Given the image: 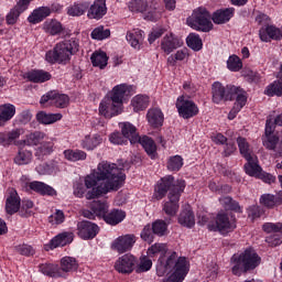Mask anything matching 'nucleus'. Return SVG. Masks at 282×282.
Returning a JSON list of instances; mask_svg holds the SVG:
<instances>
[{
  "mask_svg": "<svg viewBox=\"0 0 282 282\" xmlns=\"http://www.w3.org/2000/svg\"><path fill=\"white\" fill-rule=\"evenodd\" d=\"M128 8L134 14H142L149 10V2L147 0H130Z\"/></svg>",
  "mask_w": 282,
  "mask_h": 282,
  "instance_id": "de8ad7c7",
  "label": "nucleus"
},
{
  "mask_svg": "<svg viewBox=\"0 0 282 282\" xmlns=\"http://www.w3.org/2000/svg\"><path fill=\"white\" fill-rule=\"evenodd\" d=\"M184 188H186V182L176 181L172 175L164 176L158 183L154 197L155 199H163V197L167 194L166 202L163 203V213L167 215V217H175L180 212V197L182 193H184Z\"/></svg>",
  "mask_w": 282,
  "mask_h": 282,
  "instance_id": "7ed1b4c3",
  "label": "nucleus"
},
{
  "mask_svg": "<svg viewBox=\"0 0 282 282\" xmlns=\"http://www.w3.org/2000/svg\"><path fill=\"white\" fill-rule=\"evenodd\" d=\"M89 208L97 217L105 218L109 210V204L107 202L94 200L90 203Z\"/></svg>",
  "mask_w": 282,
  "mask_h": 282,
  "instance_id": "49530a36",
  "label": "nucleus"
},
{
  "mask_svg": "<svg viewBox=\"0 0 282 282\" xmlns=\"http://www.w3.org/2000/svg\"><path fill=\"white\" fill-rule=\"evenodd\" d=\"M209 230L220 232V235H228L237 228V218L232 215L220 213L216 216L214 224L208 226Z\"/></svg>",
  "mask_w": 282,
  "mask_h": 282,
  "instance_id": "0eeeda50",
  "label": "nucleus"
},
{
  "mask_svg": "<svg viewBox=\"0 0 282 282\" xmlns=\"http://www.w3.org/2000/svg\"><path fill=\"white\" fill-rule=\"evenodd\" d=\"M122 109H124V107L117 102L110 95L104 97L99 104V113L100 116H104V118L120 116Z\"/></svg>",
  "mask_w": 282,
  "mask_h": 282,
  "instance_id": "9d476101",
  "label": "nucleus"
},
{
  "mask_svg": "<svg viewBox=\"0 0 282 282\" xmlns=\"http://www.w3.org/2000/svg\"><path fill=\"white\" fill-rule=\"evenodd\" d=\"M107 14V0H95L90 6L87 17L100 21Z\"/></svg>",
  "mask_w": 282,
  "mask_h": 282,
  "instance_id": "aec40b11",
  "label": "nucleus"
},
{
  "mask_svg": "<svg viewBox=\"0 0 282 282\" xmlns=\"http://www.w3.org/2000/svg\"><path fill=\"white\" fill-rule=\"evenodd\" d=\"M184 166V159L181 155L171 156L167 161L169 171H180Z\"/></svg>",
  "mask_w": 282,
  "mask_h": 282,
  "instance_id": "13d9d810",
  "label": "nucleus"
},
{
  "mask_svg": "<svg viewBox=\"0 0 282 282\" xmlns=\"http://www.w3.org/2000/svg\"><path fill=\"white\" fill-rule=\"evenodd\" d=\"M15 252H18V254H22V257H33L36 251L30 245H19L15 247Z\"/></svg>",
  "mask_w": 282,
  "mask_h": 282,
  "instance_id": "69168bd1",
  "label": "nucleus"
},
{
  "mask_svg": "<svg viewBox=\"0 0 282 282\" xmlns=\"http://www.w3.org/2000/svg\"><path fill=\"white\" fill-rule=\"evenodd\" d=\"M187 25L198 32H210V30H213L210 13L204 7L197 8L193 11L192 15L187 18Z\"/></svg>",
  "mask_w": 282,
  "mask_h": 282,
  "instance_id": "423d86ee",
  "label": "nucleus"
},
{
  "mask_svg": "<svg viewBox=\"0 0 282 282\" xmlns=\"http://www.w3.org/2000/svg\"><path fill=\"white\" fill-rule=\"evenodd\" d=\"M24 78L30 83H47V80H52V74L50 72L43 69H33L24 74Z\"/></svg>",
  "mask_w": 282,
  "mask_h": 282,
  "instance_id": "5701e85b",
  "label": "nucleus"
},
{
  "mask_svg": "<svg viewBox=\"0 0 282 282\" xmlns=\"http://www.w3.org/2000/svg\"><path fill=\"white\" fill-rule=\"evenodd\" d=\"M230 87L235 86L228 85L227 87H224L221 83L215 82L212 86L213 102H215V105H220L224 100H232Z\"/></svg>",
  "mask_w": 282,
  "mask_h": 282,
  "instance_id": "4468645a",
  "label": "nucleus"
},
{
  "mask_svg": "<svg viewBox=\"0 0 282 282\" xmlns=\"http://www.w3.org/2000/svg\"><path fill=\"white\" fill-rule=\"evenodd\" d=\"M90 61L93 63V67L105 69L109 63V56H107L105 51H95L90 56Z\"/></svg>",
  "mask_w": 282,
  "mask_h": 282,
  "instance_id": "c9c22d12",
  "label": "nucleus"
},
{
  "mask_svg": "<svg viewBox=\"0 0 282 282\" xmlns=\"http://www.w3.org/2000/svg\"><path fill=\"white\" fill-rule=\"evenodd\" d=\"M43 30L46 34H51V36H57L63 32V24L58 20H47L43 24Z\"/></svg>",
  "mask_w": 282,
  "mask_h": 282,
  "instance_id": "a19ab883",
  "label": "nucleus"
},
{
  "mask_svg": "<svg viewBox=\"0 0 282 282\" xmlns=\"http://www.w3.org/2000/svg\"><path fill=\"white\" fill-rule=\"evenodd\" d=\"M40 105H42V107H57L65 109V107L69 105V97L56 90H51L42 96Z\"/></svg>",
  "mask_w": 282,
  "mask_h": 282,
  "instance_id": "6e6552de",
  "label": "nucleus"
},
{
  "mask_svg": "<svg viewBox=\"0 0 282 282\" xmlns=\"http://www.w3.org/2000/svg\"><path fill=\"white\" fill-rule=\"evenodd\" d=\"M259 265H261V257L252 247L235 253L230 259L231 272L236 276H241L243 272H250V270H254Z\"/></svg>",
  "mask_w": 282,
  "mask_h": 282,
  "instance_id": "20e7f679",
  "label": "nucleus"
},
{
  "mask_svg": "<svg viewBox=\"0 0 282 282\" xmlns=\"http://www.w3.org/2000/svg\"><path fill=\"white\" fill-rule=\"evenodd\" d=\"M89 191H91V188L87 187V185L85 184V178H84V184L83 183H75L74 185V195L75 197H87V193H89Z\"/></svg>",
  "mask_w": 282,
  "mask_h": 282,
  "instance_id": "e2e57ef3",
  "label": "nucleus"
},
{
  "mask_svg": "<svg viewBox=\"0 0 282 282\" xmlns=\"http://www.w3.org/2000/svg\"><path fill=\"white\" fill-rule=\"evenodd\" d=\"M74 241V234L72 232H62L55 236L50 243L45 245V250H54V248H61L63 246H67V243H72Z\"/></svg>",
  "mask_w": 282,
  "mask_h": 282,
  "instance_id": "412c9836",
  "label": "nucleus"
},
{
  "mask_svg": "<svg viewBox=\"0 0 282 282\" xmlns=\"http://www.w3.org/2000/svg\"><path fill=\"white\" fill-rule=\"evenodd\" d=\"M126 39L130 43L131 47L138 50V47H140V43L144 41V32L140 29H134L127 33Z\"/></svg>",
  "mask_w": 282,
  "mask_h": 282,
  "instance_id": "ea45409f",
  "label": "nucleus"
},
{
  "mask_svg": "<svg viewBox=\"0 0 282 282\" xmlns=\"http://www.w3.org/2000/svg\"><path fill=\"white\" fill-rule=\"evenodd\" d=\"M274 123H272V117L267 118L265 123V140L263 141V147L270 151H275L276 155H282V142H279V137L273 135Z\"/></svg>",
  "mask_w": 282,
  "mask_h": 282,
  "instance_id": "1a4fd4ad",
  "label": "nucleus"
},
{
  "mask_svg": "<svg viewBox=\"0 0 282 282\" xmlns=\"http://www.w3.org/2000/svg\"><path fill=\"white\" fill-rule=\"evenodd\" d=\"M64 156L68 162H80L87 160V152L83 150H65Z\"/></svg>",
  "mask_w": 282,
  "mask_h": 282,
  "instance_id": "09e8293b",
  "label": "nucleus"
},
{
  "mask_svg": "<svg viewBox=\"0 0 282 282\" xmlns=\"http://www.w3.org/2000/svg\"><path fill=\"white\" fill-rule=\"evenodd\" d=\"M43 140H47L46 133L43 131H34L26 134L23 144H26V147H39Z\"/></svg>",
  "mask_w": 282,
  "mask_h": 282,
  "instance_id": "e433bc0d",
  "label": "nucleus"
},
{
  "mask_svg": "<svg viewBox=\"0 0 282 282\" xmlns=\"http://www.w3.org/2000/svg\"><path fill=\"white\" fill-rule=\"evenodd\" d=\"M90 36L94 41H105V39H109L111 36V31L109 29H105L104 25H99L93 30Z\"/></svg>",
  "mask_w": 282,
  "mask_h": 282,
  "instance_id": "3c124183",
  "label": "nucleus"
},
{
  "mask_svg": "<svg viewBox=\"0 0 282 282\" xmlns=\"http://www.w3.org/2000/svg\"><path fill=\"white\" fill-rule=\"evenodd\" d=\"M119 127L121 129L122 135L126 137V140H129L131 144H138L140 135L138 134V129H135V126L129 122H122L119 123Z\"/></svg>",
  "mask_w": 282,
  "mask_h": 282,
  "instance_id": "bb28decb",
  "label": "nucleus"
},
{
  "mask_svg": "<svg viewBox=\"0 0 282 282\" xmlns=\"http://www.w3.org/2000/svg\"><path fill=\"white\" fill-rule=\"evenodd\" d=\"M17 113V107L12 104L0 105V127H3L6 122H10Z\"/></svg>",
  "mask_w": 282,
  "mask_h": 282,
  "instance_id": "2f4dec72",
  "label": "nucleus"
},
{
  "mask_svg": "<svg viewBox=\"0 0 282 282\" xmlns=\"http://www.w3.org/2000/svg\"><path fill=\"white\" fill-rule=\"evenodd\" d=\"M245 160H247V163L245 164V172L247 175L250 177H259L263 169L259 166V158H257V154H253Z\"/></svg>",
  "mask_w": 282,
  "mask_h": 282,
  "instance_id": "a878e982",
  "label": "nucleus"
},
{
  "mask_svg": "<svg viewBox=\"0 0 282 282\" xmlns=\"http://www.w3.org/2000/svg\"><path fill=\"white\" fill-rule=\"evenodd\" d=\"M260 41L263 43H270V41H281L282 31L274 25L262 26L259 31Z\"/></svg>",
  "mask_w": 282,
  "mask_h": 282,
  "instance_id": "a211bd4d",
  "label": "nucleus"
},
{
  "mask_svg": "<svg viewBox=\"0 0 282 282\" xmlns=\"http://www.w3.org/2000/svg\"><path fill=\"white\" fill-rule=\"evenodd\" d=\"M262 229L264 230V232H268V234H272L273 235H276V234H280L282 235V224L281 223H265L263 226H262Z\"/></svg>",
  "mask_w": 282,
  "mask_h": 282,
  "instance_id": "0e129e2a",
  "label": "nucleus"
},
{
  "mask_svg": "<svg viewBox=\"0 0 282 282\" xmlns=\"http://www.w3.org/2000/svg\"><path fill=\"white\" fill-rule=\"evenodd\" d=\"M99 230L98 225L88 220H83L77 224V235L84 240L94 239Z\"/></svg>",
  "mask_w": 282,
  "mask_h": 282,
  "instance_id": "f3484780",
  "label": "nucleus"
},
{
  "mask_svg": "<svg viewBox=\"0 0 282 282\" xmlns=\"http://www.w3.org/2000/svg\"><path fill=\"white\" fill-rule=\"evenodd\" d=\"M149 102H151L149 96L147 95H137L131 100V107L133 111H144L149 107Z\"/></svg>",
  "mask_w": 282,
  "mask_h": 282,
  "instance_id": "c03bdc74",
  "label": "nucleus"
},
{
  "mask_svg": "<svg viewBox=\"0 0 282 282\" xmlns=\"http://www.w3.org/2000/svg\"><path fill=\"white\" fill-rule=\"evenodd\" d=\"M176 108L181 118L188 120V118H195L199 113V108L194 104L193 100L186 99L181 96L176 100Z\"/></svg>",
  "mask_w": 282,
  "mask_h": 282,
  "instance_id": "9b49d317",
  "label": "nucleus"
},
{
  "mask_svg": "<svg viewBox=\"0 0 282 282\" xmlns=\"http://www.w3.org/2000/svg\"><path fill=\"white\" fill-rule=\"evenodd\" d=\"M15 164L23 166V164H30L32 162V152L29 150H20L14 158Z\"/></svg>",
  "mask_w": 282,
  "mask_h": 282,
  "instance_id": "603ef678",
  "label": "nucleus"
},
{
  "mask_svg": "<svg viewBox=\"0 0 282 282\" xmlns=\"http://www.w3.org/2000/svg\"><path fill=\"white\" fill-rule=\"evenodd\" d=\"M229 91L231 94V100L236 97V102L234 107L238 109H243L246 107V102H248V94L241 89V87L230 86Z\"/></svg>",
  "mask_w": 282,
  "mask_h": 282,
  "instance_id": "393cba45",
  "label": "nucleus"
},
{
  "mask_svg": "<svg viewBox=\"0 0 282 282\" xmlns=\"http://www.w3.org/2000/svg\"><path fill=\"white\" fill-rule=\"evenodd\" d=\"M23 129H14L7 132H0V144L1 147H10L14 140H19L23 135Z\"/></svg>",
  "mask_w": 282,
  "mask_h": 282,
  "instance_id": "c756f323",
  "label": "nucleus"
},
{
  "mask_svg": "<svg viewBox=\"0 0 282 282\" xmlns=\"http://www.w3.org/2000/svg\"><path fill=\"white\" fill-rule=\"evenodd\" d=\"M148 122L150 126H152L154 129H158V127H162L164 123V113H162V110L159 108H151L147 113Z\"/></svg>",
  "mask_w": 282,
  "mask_h": 282,
  "instance_id": "473e14b6",
  "label": "nucleus"
},
{
  "mask_svg": "<svg viewBox=\"0 0 282 282\" xmlns=\"http://www.w3.org/2000/svg\"><path fill=\"white\" fill-rule=\"evenodd\" d=\"M54 152V138L47 137V139H44L40 147L37 148L35 155L37 158H43V155H50Z\"/></svg>",
  "mask_w": 282,
  "mask_h": 282,
  "instance_id": "79ce46f5",
  "label": "nucleus"
},
{
  "mask_svg": "<svg viewBox=\"0 0 282 282\" xmlns=\"http://www.w3.org/2000/svg\"><path fill=\"white\" fill-rule=\"evenodd\" d=\"M40 272L45 276H51L52 279H61L63 276L61 274V267L54 263L40 264Z\"/></svg>",
  "mask_w": 282,
  "mask_h": 282,
  "instance_id": "4c0bfd02",
  "label": "nucleus"
},
{
  "mask_svg": "<svg viewBox=\"0 0 282 282\" xmlns=\"http://www.w3.org/2000/svg\"><path fill=\"white\" fill-rule=\"evenodd\" d=\"M227 68L229 72H241L243 68V62L237 55H230L227 59Z\"/></svg>",
  "mask_w": 282,
  "mask_h": 282,
  "instance_id": "864d4df0",
  "label": "nucleus"
},
{
  "mask_svg": "<svg viewBox=\"0 0 282 282\" xmlns=\"http://www.w3.org/2000/svg\"><path fill=\"white\" fill-rule=\"evenodd\" d=\"M182 45H184V42L180 37L173 35V33H170L163 37L161 42V50L165 54H171L172 52H175L177 47H182Z\"/></svg>",
  "mask_w": 282,
  "mask_h": 282,
  "instance_id": "6ab92c4d",
  "label": "nucleus"
},
{
  "mask_svg": "<svg viewBox=\"0 0 282 282\" xmlns=\"http://www.w3.org/2000/svg\"><path fill=\"white\" fill-rule=\"evenodd\" d=\"M36 120L41 124H54V122H58V120H63V115L47 113L45 111H40L36 115Z\"/></svg>",
  "mask_w": 282,
  "mask_h": 282,
  "instance_id": "37998d69",
  "label": "nucleus"
},
{
  "mask_svg": "<svg viewBox=\"0 0 282 282\" xmlns=\"http://www.w3.org/2000/svg\"><path fill=\"white\" fill-rule=\"evenodd\" d=\"M102 144V135L95 133V134H87L80 141L82 149L85 151H94V149H98Z\"/></svg>",
  "mask_w": 282,
  "mask_h": 282,
  "instance_id": "b1692460",
  "label": "nucleus"
},
{
  "mask_svg": "<svg viewBox=\"0 0 282 282\" xmlns=\"http://www.w3.org/2000/svg\"><path fill=\"white\" fill-rule=\"evenodd\" d=\"M135 263H138L135 257L131 253H126L117 259L115 270L119 272V274H131L135 268Z\"/></svg>",
  "mask_w": 282,
  "mask_h": 282,
  "instance_id": "f8f14e48",
  "label": "nucleus"
},
{
  "mask_svg": "<svg viewBox=\"0 0 282 282\" xmlns=\"http://www.w3.org/2000/svg\"><path fill=\"white\" fill-rule=\"evenodd\" d=\"M29 188H31V191H34L35 193H39L40 195H47L48 197H56L57 195L54 187L39 181L31 182L29 184Z\"/></svg>",
  "mask_w": 282,
  "mask_h": 282,
  "instance_id": "cd10ccee",
  "label": "nucleus"
},
{
  "mask_svg": "<svg viewBox=\"0 0 282 282\" xmlns=\"http://www.w3.org/2000/svg\"><path fill=\"white\" fill-rule=\"evenodd\" d=\"M151 268H153V261L149 257L142 256L137 265L135 272L138 274H140L142 272H149V270H151Z\"/></svg>",
  "mask_w": 282,
  "mask_h": 282,
  "instance_id": "6e6d98bb",
  "label": "nucleus"
},
{
  "mask_svg": "<svg viewBox=\"0 0 282 282\" xmlns=\"http://www.w3.org/2000/svg\"><path fill=\"white\" fill-rule=\"evenodd\" d=\"M76 52H78V42L76 40H65L58 42L53 50L46 52L45 61L51 65H56V63L65 65L72 61V56Z\"/></svg>",
  "mask_w": 282,
  "mask_h": 282,
  "instance_id": "39448f33",
  "label": "nucleus"
},
{
  "mask_svg": "<svg viewBox=\"0 0 282 282\" xmlns=\"http://www.w3.org/2000/svg\"><path fill=\"white\" fill-rule=\"evenodd\" d=\"M219 202L225 208H227V210L241 213V206H239V203L232 200L229 196L220 198Z\"/></svg>",
  "mask_w": 282,
  "mask_h": 282,
  "instance_id": "052dcab7",
  "label": "nucleus"
},
{
  "mask_svg": "<svg viewBox=\"0 0 282 282\" xmlns=\"http://www.w3.org/2000/svg\"><path fill=\"white\" fill-rule=\"evenodd\" d=\"M21 208V197L13 187H9L6 194V213L7 215H14Z\"/></svg>",
  "mask_w": 282,
  "mask_h": 282,
  "instance_id": "dca6fc26",
  "label": "nucleus"
},
{
  "mask_svg": "<svg viewBox=\"0 0 282 282\" xmlns=\"http://www.w3.org/2000/svg\"><path fill=\"white\" fill-rule=\"evenodd\" d=\"M52 14V9L50 7H40L35 9L28 18L29 23L36 25L41 23L44 19H47Z\"/></svg>",
  "mask_w": 282,
  "mask_h": 282,
  "instance_id": "7c9ffc66",
  "label": "nucleus"
},
{
  "mask_svg": "<svg viewBox=\"0 0 282 282\" xmlns=\"http://www.w3.org/2000/svg\"><path fill=\"white\" fill-rule=\"evenodd\" d=\"M264 94L267 96H282V79L275 80L272 84H270L265 90Z\"/></svg>",
  "mask_w": 282,
  "mask_h": 282,
  "instance_id": "5fc2aeb1",
  "label": "nucleus"
},
{
  "mask_svg": "<svg viewBox=\"0 0 282 282\" xmlns=\"http://www.w3.org/2000/svg\"><path fill=\"white\" fill-rule=\"evenodd\" d=\"M237 144L242 158L247 159L254 155V152H252V149L250 148V143H248V140H246V138L239 137L237 139Z\"/></svg>",
  "mask_w": 282,
  "mask_h": 282,
  "instance_id": "8fccbe9b",
  "label": "nucleus"
},
{
  "mask_svg": "<svg viewBox=\"0 0 282 282\" xmlns=\"http://www.w3.org/2000/svg\"><path fill=\"white\" fill-rule=\"evenodd\" d=\"M126 178L124 172L116 163L100 162L97 166V172L85 177L86 187L91 188L86 194V199H98L102 195L120 191Z\"/></svg>",
  "mask_w": 282,
  "mask_h": 282,
  "instance_id": "f257e3e1",
  "label": "nucleus"
},
{
  "mask_svg": "<svg viewBox=\"0 0 282 282\" xmlns=\"http://www.w3.org/2000/svg\"><path fill=\"white\" fill-rule=\"evenodd\" d=\"M186 58H188V50L183 48L177 51L174 55H170L167 57V63L169 65L175 66L177 61H186Z\"/></svg>",
  "mask_w": 282,
  "mask_h": 282,
  "instance_id": "bf43d9fd",
  "label": "nucleus"
},
{
  "mask_svg": "<svg viewBox=\"0 0 282 282\" xmlns=\"http://www.w3.org/2000/svg\"><path fill=\"white\" fill-rule=\"evenodd\" d=\"M65 221V213L63 210L57 209L53 215L48 217V223L52 224V226H58Z\"/></svg>",
  "mask_w": 282,
  "mask_h": 282,
  "instance_id": "338daca9",
  "label": "nucleus"
},
{
  "mask_svg": "<svg viewBox=\"0 0 282 282\" xmlns=\"http://www.w3.org/2000/svg\"><path fill=\"white\" fill-rule=\"evenodd\" d=\"M133 94H135V86L120 84L112 88L109 96L124 107V100H127L129 96H133Z\"/></svg>",
  "mask_w": 282,
  "mask_h": 282,
  "instance_id": "ddd939ff",
  "label": "nucleus"
},
{
  "mask_svg": "<svg viewBox=\"0 0 282 282\" xmlns=\"http://www.w3.org/2000/svg\"><path fill=\"white\" fill-rule=\"evenodd\" d=\"M143 147L144 151L148 153V155H151V158H155V151H158V147L155 145V141H153L151 138L143 135L139 137L138 142Z\"/></svg>",
  "mask_w": 282,
  "mask_h": 282,
  "instance_id": "a18cd8bd",
  "label": "nucleus"
},
{
  "mask_svg": "<svg viewBox=\"0 0 282 282\" xmlns=\"http://www.w3.org/2000/svg\"><path fill=\"white\" fill-rule=\"evenodd\" d=\"M178 224L185 228H193L195 226V214L191 209V206H187L178 216Z\"/></svg>",
  "mask_w": 282,
  "mask_h": 282,
  "instance_id": "f704fd0d",
  "label": "nucleus"
},
{
  "mask_svg": "<svg viewBox=\"0 0 282 282\" xmlns=\"http://www.w3.org/2000/svg\"><path fill=\"white\" fill-rule=\"evenodd\" d=\"M25 10H28V1L18 0L17 6L7 14V24L14 25L19 21V17H21L22 12H25Z\"/></svg>",
  "mask_w": 282,
  "mask_h": 282,
  "instance_id": "4be33fe9",
  "label": "nucleus"
},
{
  "mask_svg": "<svg viewBox=\"0 0 282 282\" xmlns=\"http://www.w3.org/2000/svg\"><path fill=\"white\" fill-rule=\"evenodd\" d=\"M186 43H187L188 47H191L195 52H199V50H202V47H203L202 37H199L195 33H191L187 36Z\"/></svg>",
  "mask_w": 282,
  "mask_h": 282,
  "instance_id": "4d7b16f0",
  "label": "nucleus"
},
{
  "mask_svg": "<svg viewBox=\"0 0 282 282\" xmlns=\"http://www.w3.org/2000/svg\"><path fill=\"white\" fill-rule=\"evenodd\" d=\"M124 217H127V214L120 209H113L109 214H106L104 216V221L106 224H109L110 226H118V224L124 221Z\"/></svg>",
  "mask_w": 282,
  "mask_h": 282,
  "instance_id": "58836bf2",
  "label": "nucleus"
},
{
  "mask_svg": "<svg viewBox=\"0 0 282 282\" xmlns=\"http://www.w3.org/2000/svg\"><path fill=\"white\" fill-rule=\"evenodd\" d=\"M76 270H78V261L76 260V258L64 257L61 259L59 271L62 276H65V274L69 272H76Z\"/></svg>",
  "mask_w": 282,
  "mask_h": 282,
  "instance_id": "72a5a7b5",
  "label": "nucleus"
},
{
  "mask_svg": "<svg viewBox=\"0 0 282 282\" xmlns=\"http://www.w3.org/2000/svg\"><path fill=\"white\" fill-rule=\"evenodd\" d=\"M165 252L156 265L158 276H167L166 282H183L191 270V262L186 257H180L175 251H169L166 243H154L148 249V257H155Z\"/></svg>",
  "mask_w": 282,
  "mask_h": 282,
  "instance_id": "f03ea898",
  "label": "nucleus"
},
{
  "mask_svg": "<svg viewBox=\"0 0 282 282\" xmlns=\"http://www.w3.org/2000/svg\"><path fill=\"white\" fill-rule=\"evenodd\" d=\"M141 239L147 241L148 243H153V227L151 225H147L141 231Z\"/></svg>",
  "mask_w": 282,
  "mask_h": 282,
  "instance_id": "774afa93",
  "label": "nucleus"
},
{
  "mask_svg": "<svg viewBox=\"0 0 282 282\" xmlns=\"http://www.w3.org/2000/svg\"><path fill=\"white\" fill-rule=\"evenodd\" d=\"M167 229L169 227L164 220H156L152 225L153 234L158 235L159 237H164V235H166Z\"/></svg>",
  "mask_w": 282,
  "mask_h": 282,
  "instance_id": "680f3d73",
  "label": "nucleus"
},
{
  "mask_svg": "<svg viewBox=\"0 0 282 282\" xmlns=\"http://www.w3.org/2000/svg\"><path fill=\"white\" fill-rule=\"evenodd\" d=\"M135 245V235H123L118 237L113 240L111 243V249L116 252H119V254H124V252H129Z\"/></svg>",
  "mask_w": 282,
  "mask_h": 282,
  "instance_id": "2eb2a0df",
  "label": "nucleus"
},
{
  "mask_svg": "<svg viewBox=\"0 0 282 282\" xmlns=\"http://www.w3.org/2000/svg\"><path fill=\"white\" fill-rule=\"evenodd\" d=\"M232 17H235V8H227L214 12L212 20L217 25H221L224 23H228Z\"/></svg>",
  "mask_w": 282,
  "mask_h": 282,
  "instance_id": "c85d7f7f",
  "label": "nucleus"
}]
</instances>
